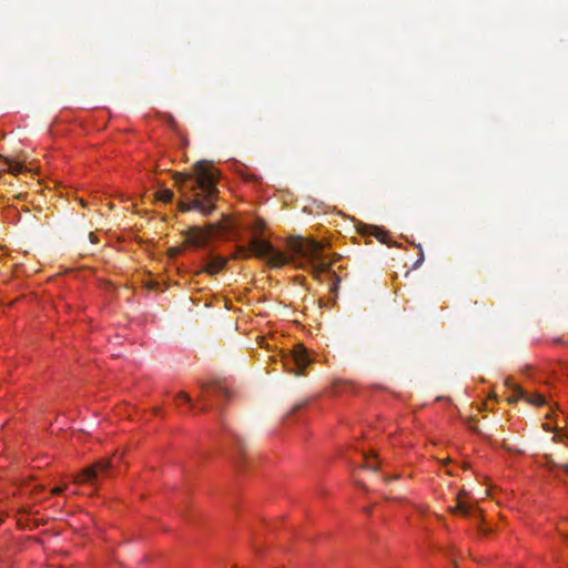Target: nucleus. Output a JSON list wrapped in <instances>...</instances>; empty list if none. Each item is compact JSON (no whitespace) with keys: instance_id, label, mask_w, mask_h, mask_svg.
Here are the masks:
<instances>
[{"instance_id":"7","label":"nucleus","mask_w":568,"mask_h":568,"mask_svg":"<svg viewBox=\"0 0 568 568\" xmlns=\"http://www.w3.org/2000/svg\"><path fill=\"white\" fill-rule=\"evenodd\" d=\"M230 397V390L222 386V385H212L203 390V400L204 402H211V400H217L222 398H229Z\"/></svg>"},{"instance_id":"14","label":"nucleus","mask_w":568,"mask_h":568,"mask_svg":"<svg viewBox=\"0 0 568 568\" xmlns=\"http://www.w3.org/2000/svg\"><path fill=\"white\" fill-rule=\"evenodd\" d=\"M173 192L169 189H163L156 192V199L158 201H161L163 203H169L173 200Z\"/></svg>"},{"instance_id":"16","label":"nucleus","mask_w":568,"mask_h":568,"mask_svg":"<svg viewBox=\"0 0 568 568\" xmlns=\"http://www.w3.org/2000/svg\"><path fill=\"white\" fill-rule=\"evenodd\" d=\"M6 162L8 164V171L9 173L13 174V175H18L22 172V164L19 163V162H14V161H10L8 159H6Z\"/></svg>"},{"instance_id":"3","label":"nucleus","mask_w":568,"mask_h":568,"mask_svg":"<svg viewBox=\"0 0 568 568\" xmlns=\"http://www.w3.org/2000/svg\"><path fill=\"white\" fill-rule=\"evenodd\" d=\"M122 460V454L115 453L113 456L109 458H102L95 462L93 465L84 468L80 471L73 480V485H95V483L100 478L110 477L112 475V470L120 464ZM71 485L65 486H57L51 493L53 495H59L64 490H70Z\"/></svg>"},{"instance_id":"15","label":"nucleus","mask_w":568,"mask_h":568,"mask_svg":"<svg viewBox=\"0 0 568 568\" xmlns=\"http://www.w3.org/2000/svg\"><path fill=\"white\" fill-rule=\"evenodd\" d=\"M544 428L548 432L550 430H555L556 429V434H555V438H557L558 440L560 442H564V438L565 437L567 440H568V433H564L562 430H560L557 425L554 427L550 423H545L544 424Z\"/></svg>"},{"instance_id":"18","label":"nucleus","mask_w":568,"mask_h":568,"mask_svg":"<svg viewBox=\"0 0 568 568\" xmlns=\"http://www.w3.org/2000/svg\"><path fill=\"white\" fill-rule=\"evenodd\" d=\"M418 248H419V257H418V260L415 262V264H414V268L419 267V266L422 265V263L424 262V253H423V251H422V248H420V245H418Z\"/></svg>"},{"instance_id":"12","label":"nucleus","mask_w":568,"mask_h":568,"mask_svg":"<svg viewBox=\"0 0 568 568\" xmlns=\"http://www.w3.org/2000/svg\"><path fill=\"white\" fill-rule=\"evenodd\" d=\"M366 233L368 235L376 237L382 243H387V241L389 239V234L387 231L379 229L377 226H374V225L366 226Z\"/></svg>"},{"instance_id":"8","label":"nucleus","mask_w":568,"mask_h":568,"mask_svg":"<svg viewBox=\"0 0 568 568\" xmlns=\"http://www.w3.org/2000/svg\"><path fill=\"white\" fill-rule=\"evenodd\" d=\"M229 258L217 255H212L204 266V272L210 275H215L224 270Z\"/></svg>"},{"instance_id":"1","label":"nucleus","mask_w":568,"mask_h":568,"mask_svg":"<svg viewBox=\"0 0 568 568\" xmlns=\"http://www.w3.org/2000/svg\"><path fill=\"white\" fill-rule=\"evenodd\" d=\"M292 254L278 251L271 242L253 236L248 245H237L232 253V260L250 258L256 256L264 258L273 267L284 266L295 258V255L302 258L301 267L310 271L314 278L324 282L327 277L329 291L332 293L337 291L339 277L335 272H332V263L327 260L325 254L326 244L311 239H293L288 242Z\"/></svg>"},{"instance_id":"13","label":"nucleus","mask_w":568,"mask_h":568,"mask_svg":"<svg viewBox=\"0 0 568 568\" xmlns=\"http://www.w3.org/2000/svg\"><path fill=\"white\" fill-rule=\"evenodd\" d=\"M465 497H466V493L465 491H460L458 494V496H457V506H456L454 511L459 513L462 515H467L468 514V508L466 506Z\"/></svg>"},{"instance_id":"17","label":"nucleus","mask_w":568,"mask_h":568,"mask_svg":"<svg viewBox=\"0 0 568 568\" xmlns=\"http://www.w3.org/2000/svg\"><path fill=\"white\" fill-rule=\"evenodd\" d=\"M175 404L178 406H181V405H187L190 407H193V404L191 403V398L189 397V395L186 393H179L176 396H175Z\"/></svg>"},{"instance_id":"9","label":"nucleus","mask_w":568,"mask_h":568,"mask_svg":"<svg viewBox=\"0 0 568 568\" xmlns=\"http://www.w3.org/2000/svg\"><path fill=\"white\" fill-rule=\"evenodd\" d=\"M361 459L363 468L376 470L379 467V459L373 452H362Z\"/></svg>"},{"instance_id":"11","label":"nucleus","mask_w":568,"mask_h":568,"mask_svg":"<svg viewBox=\"0 0 568 568\" xmlns=\"http://www.w3.org/2000/svg\"><path fill=\"white\" fill-rule=\"evenodd\" d=\"M248 230L252 233V237L256 236V237L262 239L261 236L263 235V233L266 230V224H265L264 220H262L261 217H255L253 220L252 224L248 226Z\"/></svg>"},{"instance_id":"6","label":"nucleus","mask_w":568,"mask_h":568,"mask_svg":"<svg viewBox=\"0 0 568 568\" xmlns=\"http://www.w3.org/2000/svg\"><path fill=\"white\" fill-rule=\"evenodd\" d=\"M214 227L212 225L202 229L192 226L185 232V244L194 248H203L209 245L213 239Z\"/></svg>"},{"instance_id":"5","label":"nucleus","mask_w":568,"mask_h":568,"mask_svg":"<svg viewBox=\"0 0 568 568\" xmlns=\"http://www.w3.org/2000/svg\"><path fill=\"white\" fill-rule=\"evenodd\" d=\"M505 385L511 390V394L508 396L509 403L525 400L526 403L534 406H544L547 403L546 397L542 394L529 393L525 390L523 387L517 385L510 377L505 381Z\"/></svg>"},{"instance_id":"2","label":"nucleus","mask_w":568,"mask_h":568,"mask_svg":"<svg viewBox=\"0 0 568 568\" xmlns=\"http://www.w3.org/2000/svg\"><path fill=\"white\" fill-rule=\"evenodd\" d=\"M195 178L191 174L175 173L174 180L187 196L180 203V211L199 210L210 214L214 210L217 196V175L214 168L206 161H199L194 165Z\"/></svg>"},{"instance_id":"10","label":"nucleus","mask_w":568,"mask_h":568,"mask_svg":"<svg viewBox=\"0 0 568 568\" xmlns=\"http://www.w3.org/2000/svg\"><path fill=\"white\" fill-rule=\"evenodd\" d=\"M169 125H170L171 130L176 134V136L179 139L178 146L180 149H185L189 145V140H187L186 134L181 130V128L178 125L175 120L171 119L170 122H169Z\"/></svg>"},{"instance_id":"21","label":"nucleus","mask_w":568,"mask_h":568,"mask_svg":"<svg viewBox=\"0 0 568 568\" xmlns=\"http://www.w3.org/2000/svg\"><path fill=\"white\" fill-rule=\"evenodd\" d=\"M560 467L568 474V464H562Z\"/></svg>"},{"instance_id":"22","label":"nucleus","mask_w":568,"mask_h":568,"mask_svg":"<svg viewBox=\"0 0 568 568\" xmlns=\"http://www.w3.org/2000/svg\"><path fill=\"white\" fill-rule=\"evenodd\" d=\"M212 405H213V404H209V403H207V404L203 405V407H202L201 409H209Z\"/></svg>"},{"instance_id":"20","label":"nucleus","mask_w":568,"mask_h":568,"mask_svg":"<svg viewBox=\"0 0 568 568\" xmlns=\"http://www.w3.org/2000/svg\"><path fill=\"white\" fill-rule=\"evenodd\" d=\"M552 415H556V416H557V413H556V410H555L554 408H551V407H550V413H547V414H546V417H547V418H552Z\"/></svg>"},{"instance_id":"4","label":"nucleus","mask_w":568,"mask_h":568,"mask_svg":"<svg viewBox=\"0 0 568 568\" xmlns=\"http://www.w3.org/2000/svg\"><path fill=\"white\" fill-rule=\"evenodd\" d=\"M280 361L287 371H294L296 375L304 374L310 365L307 349L303 345H296L291 356L281 355Z\"/></svg>"},{"instance_id":"19","label":"nucleus","mask_w":568,"mask_h":568,"mask_svg":"<svg viewBox=\"0 0 568 568\" xmlns=\"http://www.w3.org/2000/svg\"><path fill=\"white\" fill-rule=\"evenodd\" d=\"M551 343H554V344H565L566 342L561 337H557V338H554L551 341Z\"/></svg>"}]
</instances>
